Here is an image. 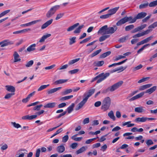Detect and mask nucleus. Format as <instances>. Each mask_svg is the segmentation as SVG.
Returning a JSON list of instances; mask_svg holds the SVG:
<instances>
[{"label": "nucleus", "mask_w": 157, "mask_h": 157, "mask_svg": "<svg viewBox=\"0 0 157 157\" xmlns=\"http://www.w3.org/2000/svg\"><path fill=\"white\" fill-rule=\"evenodd\" d=\"M11 124L13 127L16 128L21 127V126L19 124L16 123L15 122H11Z\"/></svg>", "instance_id": "obj_37"}, {"label": "nucleus", "mask_w": 157, "mask_h": 157, "mask_svg": "<svg viewBox=\"0 0 157 157\" xmlns=\"http://www.w3.org/2000/svg\"><path fill=\"white\" fill-rule=\"evenodd\" d=\"M13 44V42L12 41L9 40H5L0 42V46L1 47H4L12 45Z\"/></svg>", "instance_id": "obj_7"}, {"label": "nucleus", "mask_w": 157, "mask_h": 157, "mask_svg": "<svg viewBox=\"0 0 157 157\" xmlns=\"http://www.w3.org/2000/svg\"><path fill=\"white\" fill-rule=\"evenodd\" d=\"M98 138V137H97V138H94L88 140L86 141L85 143L86 144H90L92 141L96 140Z\"/></svg>", "instance_id": "obj_60"}, {"label": "nucleus", "mask_w": 157, "mask_h": 157, "mask_svg": "<svg viewBox=\"0 0 157 157\" xmlns=\"http://www.w3.org/2000/svg\"><path fill=\"white\" fill-rule=\"evenodd\" d=\"M111 53V52L110 51L106 52L101 55V56H100V57L101 58H105L106 56L110 55Z\"/></svg>", "instance_id": "obj_43"}, {"label": "nucleus", "mask_w": 157, "mask_h": 157, "mask_svg": "<svg viewBox=\"0 0 157 157\" xmlns=\"http://www.w3.org/2000/svg\"><path fill=\"white\" fill-rule=\"evenodd\" d=\"M157 5V0L153 1L149 4V7H154Z\"/></svg>", "instance_id": "obj_50"}, {"label": "nucleus", "mask_w": 157, "mask_h": 157, "mask_svg": "<svg viewBox=\"0 0 157 157\" xmlns=\"http://www.w3.org/2000/svg\"><path fill=\"white\" fill-rule=\"evenodd\" d=\"M73 97V95H72L63 97L60 98V100L61 101H64L70 99L72 98Z\"/></svg>", "instance_id": "obj_38"}, {"label": "nucleus", "mask_w": 157, "mask_h": 157, "mask_svg": "<svg viewBox=\"0 0 157 157\" xmlns=\"http://www.w3.org/2000/svg\"><path fill=\"white\" fill-rule=\"evenodd\" d=\"M56 151L59 153H62L65 150V147L63 144L58 146L56 148Z\"/></svg>", "instance_id": "obj_14"}, {"label": "nucleus", "mask_w": 157, "mask_h": 157, "mask_svg": "<svg viewBox=\"0 0 157 157\" xmlns=\"http://www.w3.org/2000/svg\"><path fill=\"white\" fill-rule=\"evenodd\" d=\"M78 145V144L77 143H73L70 146V147L72 149H75L76 148Z\"/></svg>", "instance_id": "obj_61"}, {"label": "nucleus", "mask_w": 157, "mask_h": 157, "mask_svg": "<svg viewBox=\"0 0 157 157\" xmlns=\"http://www.w3.org/2000/svg\"><path fill=\"white\" fill-rule=\"evenodd\" d=\"M156 27H157V21L150 25L148 26V29L154 28Z\"/></svg>", "instance_id": "obj_54"}, {"label": "nucleus", "mask_w": 157, "mask_h": 157, "mask_svg": "<svg viewBox=\"0 0 157 157\" xmlns=\"http://www.w3.org/2000/svg\"><path fill=\"white\" fill-rule=\"evenodd\" d=\"M51 36L50 34H48L46 35H44L40 40L39 42L40 43L44 42L47 38Z\"/></svg>", "instance_id": "obj_28"}, {"label": "nucleus", "mask_w": 157, "mask_h": 157, "mask_svg": "<svg viewBox=\"0 0 157 157\" xmlns=\"http://www.w3.org/2000/svg\"><path fill=\"white\" fill-rule=\"evenodd\" d=\"M36 44H33L29 46L27 49V51L28 52L33 51L36 49L35 47Z\"/></svg>", "instance_id": "obj_22"}, {"label": "nucleus", "mask_w": 157, "mask_h": 157, "mask_svg": "<svg viewBox=\"0 0 157 157\" xmlns=\"http://www.w3.org/2000/svg\"><path fill=\"white\" fill-rule=\"evenodd\" d=\"M131 122V121H128L124 122L123 123L122 125L123 126H125L126 125H127V127H131L133 126L134 125V124H130Z\"/></svg>", "instance_id": "obj_41"}, {"label": "nucleus", "mask_w": 157, "mask_h": 157, "mask_svg": "<svg viewBox=\"0 0 157 157\" xmlns=\"http://www.w3.org/2000/svg\"><path fill=\"white\" fill-rule=\"evenodd\" d=\"M80 59V58L75 59L70 61L68 62V64L69 65H71L72 64L75 63L77 62Z\"/></svg>", "instance_id": "obj_40"}, {"label": "nucleus", "mask_w": 157, "mask_h": 157, "mask_svg": "<svg viewBox=\"0 0 157 157\" xmlns=\"http://www.w3.org/2000/svg\"><path fill=\"white\" fill-rule=\"evenodd\" d=\"M79 71V69H75L73 70H71L69 71V73L71 74H73L77 73Z\"/></svg>", "instance_id": "obj_57"}, {"label": "nucleus", "mask_w": 157, "mask_h": 157, "mask_svg": "<svg viewBox=\"0 0 157 157\" xmlns=\"http://www.w3.org/2000/svg\"><path fill=\"white\" fill-rule=\"evenodd\" d=\"M143 67V65L141 64H139V65L137 66L136 67H134L133 69V71H135L136 70H139L141 68Z\"/></svg>", "instance_id": "obj_55"}, {"label": "nucleus", "mask_w": 157, "mask_h": 157, "mask_svg": "<svg viewBox=\"0 0 157 157\" xmlns=\"http://www.w3.org/2000/svg\"><path fill=\"white\" fill-rule=\"evenodd\" d=\"M128 36H125L121 38L119 41L121 43L124 42L128 39Z\"/></svg>", "instance_id": "obj_52"}, {"label": "nucleus", "mask_w": 157, "mask_h": 157, "mask_svg": "<svg viewBox=\"0 0 157 157\" xmlns=\"http://www.w3.org/2000/svg\"><path fill=\"white\" fill-rule=\"evenodd\" d=\"M68 139L69 137L68 135H66L63 137L62 141L63 143H66L68 140Z\"/></svg>", "instance_id": "obj_58"}, {"label": "nucleus", "mask_w": 157, "mask_h": 157, "mask_svg": "<svg viewBox=\"0 0 157 157\" xmlns=\"http://www.w3.org/2000/svg\"><path fill=\"white\" fill-rule=\"evenodd\" d=\"M147 121V117H138L135 119V121L137 122H144Z\"/></svg>", "instance_id": "obj_21"}, {"label": "nucleus", "mask_w": 157, "mask_h": 157, "mask_svg": "<svg viewBox=\"0 0 157 157\" xmlns=\"http://www.w3.org/2000/svg\"><path fill=\"white\" fill-rule=\"evenodd\" d=\"M110 16L109 15V14L108 13V14H106L103 15L101 16H100V18L101 19H106L107 18L109 17H110Z\"/></svg>", "instance_id": "obj_59"}, {"label": "nucleus", "mask_w": 157, "mask_h": 157, "mask_svg": "<svg viewBox=\"0 0 157 157\" xmlns=\"http://www.w3.org/2000/svg\"><path fill=\"white\" fill-rule=\"evenodd\" d=\"M150 45V44H148L144 45V46H142V48H141L140 49H139L137 52V53L138 54L140 53L146 47L149 46Z\"/></svg>", "instance_id": "obj_46"}, {"label": "nucleus", "mask_w": 157, "mask_h": 157, "mask_svg": "<svg viewBox=\"0 0 157 157\" xmlns=\"http://www.w3.org/2000/svg\"><path fill=\"white\" fill-rule=\"evenodd\" d=\"M34 61L33 60H30L27 62L25 64V66L27 67H31L33 64Z\"/></svg>", "instance_id": "obj_42"}, {"label": "nucleus", "mask_w": 157, "mask_h": 157, "mask_svg": "<svg viewBox=\"0 0 157 157\" xmlns=\"http://www.w3.org/2000/svg\"><path fill=\"white\" fill-rule=\"evenodd\" d=\"M146 144L148 146H150L154 144L153 142L151 140H147Z\"/></svg>", "instance_id": "obj_64"}, {"label": "nucleus", "mask_w": 157, "mask_h": 157, "mask_svg": "<svg viewBox=\"0 0 157 157\" xmlns=\"http://www.w3.org/2000/svg\"><path fill=\"white\" fill-rule=\"evenodd\" d=\"M104 63L103 61H98L97 62H95L94 64L95 66L98 67H100L103 65Z\"/></svg>", "instance_id": "obj_44"}, {"label": "nucleus", "mask_w": 157, "mask_h": 157, "mask_svg": "<svg viewBox=\"0 0 157 157\" xmlns=\"http://www.w3.org/2000/svg\"><path fill=\"white\" fill-rule=\"evenodd\" d=\"M117 28L116 25H113V27H108L107 25H105L100 28L98 31V34L103 33L104 34H112L117 29Z\"/></svg>", "instance_id": "obj_1"}, {"label": "nucleus", "mask_w": 157, "mask_h": 157, "mask_svg": "<svg viewBox=\"0 0 157 157\" xmlns=\"http://www.w3.org/2000/svg\"><path fill=\"white\" fill-rule=\"evenodd\" d=\"M72 90L71 89H68L66 90L64 92H63V95H67L70 93L71 92Z\"/></svg>", "instance_id": "obj_53"}, {"label": "nucleus", "mask_w": 157, "mask_h": 157, "mask_svg": "<svg viewBox=\"0 0 157 157\" xmlns=\"http://www.w3.org/2000/svg\"><path fill=\"white\" fill-rule=\"evenodd\" d=\"M79 25V23H76L73 25L70 26L67 29V31L68 32L74 30V29L76 28L77 26H78Z\"/></svg>", "instance_id": "obj_27"}, {"label": "nucleus", "mask_w": 157, "mask_h": 157, "mask_svg": "<svg viewBox=\"0 0 157 157\" xmlns=\"http://www.w3.org/2000/svg\"><path fill=\"white\" fill-rule=\"evenodd\" d=\"M53 21V19H51L47 21L41 27V29H44L47 27L48 26L51 25Z\"/></svg>", "instance_id": "obj_16"}, {"label": "nucleus", "mask_w": 157, "mask_h": 157, "mask_svg": "<svg viewBox=\"0 0 157 157\" xmlns=\"http://www.w3.org/2000/svg\"><path fill=\"white\" fill-rule=\"evenodd\" d=\"M145 93L144 92H142L140 94L136 95V96L132 97L130 99H129V100L130 101H134L136 99H138L142 97L144 94Z\"/></svg>", "instance_id": "obj_12"}, {"label": "nucleus", "mask_w": 157, "mask_h": 157, "mask_svg": "<svg viewBox=\"0 0 157 157\" xmlns=\"http://www.w3.org/2000/svg\"><path fill=\"white\" fill-rule=\"evenodd\" d=\"M92 154L94 155H96L97 154V150H95L93 151V152H89L87 153V155L89 156H92Z\"/></svg>", "instance_id": "obj_56"}, {"label": "nucleus", "mask_w": 157, "mask_h": 157, "mask_svg": "<svg viewBox=\"0 0 157 157\" xmlns=\"http://www.w3.org/2000/svg\"><path fill=\"white\" fill-rule=\"evenodd\" d=\"M5 87L8 91L11 92L12 93H14L15 89L14 86H12L6 85L5 86Z\"/></svg>", "instance_id": "obj_17"}, {"label": "nucleus", "mask_w": 157, "mask_h": 157, "mask_svg": "<svg viewBox=\"0 0 157 157\" xmlns=\"http://www.w3.org/2000/svg\"><path fill=\"white\" fill-rule=\"evenodd\" d=\"M84 25H82L79 26L74 31V33H79L81 31V29L83 27Z\"/></svg>", "instance_id": "obj_35"}, {"label": "nucleus", "mask_w": 157, "mask_h": 157, "mask_svg": "<svg viewBox=\"0 0 157 157\" xmlns=\"http://www.w3.org/2000/svg\"><path fill=\"white\" fill-rule=\"evenodd\" d=\"M111 103V100L110 98L108 97H105L102 102L101 109L104 111H106L109 109Z\"/></svg>", "instance_id": "obj_5"}, {"label": "nucleus", "mask_w": 157, "mask_h": 157, "mask_svg": "<svg viewBox=\"0 0 157 157\" xmlns=\"http://www.w3.org/2000/svg\"><path fill=\"white\" fill-rule=\"evenodd\" d=\"M101 51V49H100L97 50L93 53L90 55V57L91 58L99 54Z\"/></svg>", "instance_id": "obj_36"}, {"label": "nucleus", "mask_w": 157, "mask_h": 157, "mask_svg": "<svg viewBox=\"0 0 157 157\" xmlns=\"http://www.w3.org/2000/svg\"><path fill=\"white\" fill-rule=\"evenodd\" d=\"M74 106V103H72L71 104V105H70L67 108V110L68 113H70L72 111H73V108Z\"/></svg>", "instance_id": "obj_32"}, {"label": "nucleus", "mask_w": 157, "mask_h": 157, "mask_svg": "<svg viewBox=\"0 0 157 157\" xmlns=\"http://www.w3.org/2000/svg\"><path fill=\"white\" fill-rule=\"evenodd\" d=\"M119 8V7H117L110 9L108 11V13L111 16L112 15L115 14Z\"/></svg>", "instance_id": "obj_15"}, {"label": "nucleus", "mask_w": 157, "mask_h": 157, "mask_svg": "<svg viewBox=\"0 0 157 157\" xmlns=\"http://www.w3.org/2000/svg\"><path fill=\"white\" fill-rule=\"evenodd\" d=\"M87 101V100L84 98L78 104L77 107L75 108V110H78L81 109L86 102Z\"/></svg>", "instance_id": "obj_9"}, {"label": "nucleus", "mask_w": 157, "mask_h": 157, "mask_svg": "<svg viewBox=\"0 0 157 157\" xmlns=\"http://www.w3.org/2000/svg\"><path fill=\"white\" fill-rule=\"evenodd\" d=\"M0 146H1L0 149L2 151L6 150L8 147L7 145L6 144H1Z\"/></svg>", "instance_id": "obj_45"}, {"label": "nucleus", "mask_w": 157, "mask_h": 157, "mask_svg": "<svg viewBox=\"0 0 157 157\" xmlns=\"http://www.w3.org/2000/svg\"><path fill=\"white\" fill-rule=\"evenodd\" d=\"M152 85V84H149L144 85L140 86L139 89V90L140 91H142L146 89L149 88Z\"/></svg>", "instance_id": "obj_18"}, {"label": "nucleus", "mask_w": 157, "mask_h": 157, "mask_svg": "<svg viewBox=\"0 0 157 157\" xmlns=\"http://www.w3.org/2000/svg\"><path fill=\"white\" fill-rule=\"evenodd\" d=\"M134 28V25H131L126 26L125 27V30L126 31H129L133 29Z\"/></svg>", "instance_id": "obj_49"}, {"label": "nucleus", "mask_w": 157, "mask_h": 157, "mask_svg": "<svg viewBox=\"0 0 157 157\" xmlns=\"http://www.w3.org/2000/svg\"><path fill=\"white\" fill-rule=\"evenodd\" d=\"M153 36H150L144 39V40H145V43H146L149 42L153 38Z\"/></svg>", "instance_id": "obj_62"}, {"label": "nucleus", "mask_w": 157, "mask_h": 157, "mask_svg": "<svg viewBox=\"0 0 157 157\" xmlns=\"http://www.w3.org/2000/svg\"><path fill=\"white\" fill-rule=\"evenodd\" d=\"M61 88V87H58L51 89L48 90L47 93L49 94H52L60 90Z\"/></svg>", "instance_id": "obj_24"}, {"label": "nucleus", "mask_w": 157, "mask_h": 157, "mask_svg": "<svg viewBox=\"0 0 157 157\" xmlns=\"http://www.w3.org/2000/svg\"><path fill=\"white\" fill-rule=\"evenodd\" d=\"M86 149L87 147H86L84 146H83L76 151V153L77 154H79L81 153L86 151Z\"/></svg>", "instance_id": "obj_31"}, {"label": "nucleus", "mask_w": 157, "mask_h": 157, "mask_svg": "<svg viewBox=\"0 0 157 157\" xmlns=\"http://www.w3.org/2000/svg\"><path fill=\"white\" fill-rule=\"evenodd\" d=\"M109 36L110 35L108 34L103 35L99 38V41L100 42H102L104 41L107 38H109Z\"/></svg>", "instance_id": "obj_30"}, {"label": "nucleus", "mask_w": 157, "mask_h": 157, "mask_svg": "<svg viewBox=\"0 0 157 157\" xmlns=\"http://www.w3.org/2000/svg\"><path fill=\"white\" fill-rule=\"evenodd\" d=\"M127 68V67H124L123 66H121L120 67H118L117 68H116L115 69H113V70H112L110 72L111 73H113L116 71H123L126 68Z\"/></svg>", "instance_id": "obj_20"}, {"label": "nucleus", "mask_w": 157, "mask_h": 157, "mask_svg": "<svg viewBox=\"0 0 157 157\" xmlns=\"http://www.w3.org/2000/svg\"><path fill=\"white\" fill-rule=\"evenodd\" d=\"M49 84H48L47 85H42L37 90L38 91H40L46 88L47 87L49 86Z\"/></svg>", "instance_id": "obj_48"}, {"label": "nucleus", "mask_w": 157, "mask_h": 157, "mask_svg": "<svg viewBox=\"0 0 157 157\" xmlns=\"http://www.w3.org/2000/svg\"><path fill=\"white\" fill-rule=\"evenodd\" d=\"M95 91V89L94 88L89 90L87 93L84 94V97L88 100V98L94 93Z\"/></svg>", "instance_id": "obj_10"}, {"label": "nucleus", "mask_w": 157, "mask_h": 157, "mask_svg": "<svg viewBox=\"0 0 157 157\" xmlns=\"http://www.w3.org/2000/svg\"><path fill=\"white\" fill-rule=\"evenodd\" d=\"M13 56L14 58V62L20 61L21 60V59L19 58V56L17 52H14Z\"/></svg>", "instance_id": "obj_19"}, {"label": "nucleus", "mask_w": 157, "mask_h": 157, "mask_svg": "<svg viewBox=\"0 0 157 157\" xmlns=\"http://www.w3.org/2000/svg\"><path fill=\"white\" fill-rule=\"evenodd\" d=\"M14 93H8L6 94L4 97V98L6 99H9L10 98L12 97L14 95Z\"/></svg>", "instance_id": "obj_39"}, {"label": "nucleus", "mask_w": 157, "mask_h": 157, "mask_svg": "<svg viewBox=\"0 0 157 157\" xmlns=\"http://www.w3.org/2000/svg\"><path fill=\"white\" fill-rule=\"evenodd\" d=\"M67 79H60L59 80H57L56 81L55 83L56 84H62L64 83H65L67 81Z\"/></svg>", "instance_id": "obj_33"}, {"label": "nucleus", "mask_w": 157, "mask_h": 157, "mask_svg": "<svg viewBox=\"0 0 157 157\" xmlns=\"http://www.w3.org/2000/svg\"><path fill=\"white\" fill-rule=\"evenodd\" d=\"M147 15V13L144 12H141L138 13L135 17L136 20L141 19L144 18Z\"/></svg>", "instance_id": "obj_13"}, {"label": "nucleus", "mask_w": 157, "mask_h": 157, "mask_svg": "<svg viewBox=\"0 0 157 157\" xmlns=\"http://www.w3.org/2000/svg\"><path fill=\"white\" fill-rule=\"evenodd\" d=\"M135 111L136 112L140 113L144 112L145 110L143 109V107L141 106L135 108Z\"/></svg>", "instance_id": "obj_29"}, {"label": "nucleus", "mask_w": 157, "mask_h": 157, "mask_svg": "<svg viewBox=\"0 0 157 157\" xmlns=\"http://www.w3.org/2000/svg\"><path fill=\"white\" fill-rule=\"evenodd\" d=\"M56 103V102L49 103L44 106V108H52L54 107Z\"/></svg>", "instance_id": "obj_25"}, {"label": "nucleus", "mask_w": 157, "mask_h": 157, "mask_svg": "<svg viewBox=\"0 0 157 157\" xmlns=\"http://www.w3.org/2000/svg\"><path fill=\"white\" fill-rule=\"evenodd\" d=\"M156 88L157 86H154L152 87L149 88V89L147 90L146 91L144 92L145 93H148L149 94H151L156 90Z\"/></svg>", "instance_id": "obj_23"}, {"label": "nucleus", "mask_w": 157, "mask_h": 157, "mask_svg": "<svg viewBox=\"0 0 157 157\" xmlns=\"http://www.w3.org/2000/svg\"><path fill=\"white\" fill-rule=\"evenodd\" d=\"M64 13H60L57 14L55 18L56 20H58L61 18L64 15Z\"/></svg>", "instance_id": "obj_34"}, {"label": "nucleus", "mask_w": 157, "mask_h": 157, "mask_svg": "<svg viewBox=\"0 0 157 157\" xmlns=\"http://www.w3.org/2000/svg\"><path fill=\"white\" fill-rule=\"evenodd\" d=\"M136 21V17L134 18L132 16H126L119 21L117 23V26H120L125 23L128 22L129 23H134Z\"/></svg>", "instance_id": "obj_2"}, {"label": "nucleus", "mask_w": 157, "mask_h": 157, "mask_svg": "<svg viewBox=\"0 0 157 157\" xmlns=\"http://www.w3.org/2000/svg\"><path fill=\"white\" fill-rule=\"evenodd\" d=\"M143 36L142 32L137 33L136 35H134L132 37L133 38H136L137 37H139L141 36Z\"/></svg>", "instance_id": "obj_63"}, {"label": "nucleus", "mask_w": 157, "mask_h": 157, "mask_svg": "<svg viewBox=\"0 0 157 157\" xmlns=\"http://www.w3.org/2000/svg\"><path fill=\"white\" fill-rule=\"evenodd\" d=\"M108 116L111 119L114 121L116 120V117L114 116V113L112 110L110 111L108 114Z\"/></svg>", "instance_id": "obj_26"}, {"label": "nucleus", "mask_w": 157, "mask_h": 157, "mask_svg": "<svg viewBox=\"0 0 157 157\" xmlns=\"http://www.w3.org/2000/svg\"><path fill=\"white\" fill-rule=\"evenodd\" d=\"M109 75L110 73H105L104 72H102L93 78L91 81V82H93L98 79L97 81V83H100L105 80Z\"/></svg>", "instance_id": "obj_3"}, {"label": "nucleus", "mask_w": 157, "mask_h": 157, "mask_svg": "<svg viewBox=\"0 0 157 157\" xmlns=\"http://www.w3.org/2000/svg\"><path fill=\"white\" fill-rule=\"evenodd\" d=\"M149 5L148 3L147 2L146 3L141 4L139 6V8L140 9L144 8L147 7Z\"/></svg>", "instance_id": "obj_51"}, {"label": "nucleus", "mask_w": 157, "mask_h": 157, "mask_svg": "<svg viewBox=\"0 0 157 157\" xmlns=\"http://www.w3.org/2000/svg\"><path fill=\"white\" fill-rule=\"evenodd\" d=\"M76 37H73L71 38H70V41L69 42L70 45H72V44L75 43L76 42Z\"/></svg>", "instance_id": "obj_47"}, {"label": "nucleus", "mask_w": 157, "mask_h": 157, "mask_svg": "<svg viewBox=\"0 0 157 157\" xmlns=\"http://www.w3.org/2000/svg\"><path fill=\"white\" fill-rule=\"evenodd\" d=\"M87 101V100L84 98L78 104L77 107L75 108V110H78L81 109L86 102Z\"/></svg>", "instance_id": "obj_8"}, {"label": "nucleus", "mask_w": 157, "mask_h": 157, "mask_svg": "<svg viewBox=\"0 0 157 157\" xmlns=\"http://www.w3.org/2000/svg\"><path fill=\"white\" fill-rule=\"evenodd\" d=\"M123 82L121 81L114 84L110 87H108L107 89L104 90L103 93H106L109 91L113 92L120 87L123 84Z\"/></svg>", "instance_id": "obj_4"}, {"label": "nucleus", "mask_w": 157, "mask_h": 157, "mask_svg": "<svg viewBox=\"0 0 157 157\" xmlns=\"http://www.w3.org/2000/svg\"><path fill=\"white\" fill-rule=\"evenodd\" d=\"M42 20L41 19H38L36 20L21 25L20 26L21 27H24L29 26L33 24H35L38 22H40Z\"/></svg>", "instance_id": "obj_11"}, {"label": "nucleus", "mask_w": 157, "mask_h": 157, "mask_svg": "<svg viewBox=\"0 0 157 157\" xmlns=\"http://www.w3.org/2000/svg\"><path fill=\"white\" fill-rule=\"evenodd\" d=\"M60 6L56 5L52 7L46 13V16L48 18H49L53 15L56 11L59 10Z\"/></svg>", "instance_id": "obj_6"}]
</instances>
